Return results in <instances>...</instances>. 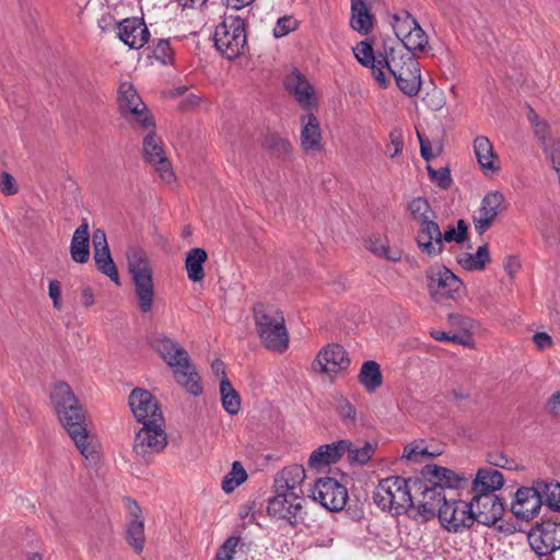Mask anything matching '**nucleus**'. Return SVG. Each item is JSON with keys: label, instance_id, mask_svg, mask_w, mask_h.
<instances>
[{"label": "nucleus", "instance_id": "0eeeda50", "mask_svg": "<svg viewBox=\"0 0 560 560\" xmlns=\"http://www.w3.org/2000/svg\"><path fill=\"white\" fill-rule=\"evenodd\" d=\"M392 26L399 43L410 52H423L429 48V37L413 15L400 10L392 16Z\"/></svg>", "mask_w": 560, "mask_h": 560}, {"label": "nucleus", "instance_id": "e433bc0d", "mask_svg": "<svg viewBox=\"0 0 560 560\" xmlns=\"http://www.w3.org/2000/svg\"><path fill=\"white\" fill-rule=\"evenodd\" d=\"M208 259V254L203 248H191L185 259V269L187 277L192 282H200L205 279L203 265Z\"/></svg>", "mask_w": 560, "mask_h": 560}, {"label": "nucleus", "instance_id": "8fccbe9b", "mask_svg": "<svg viewBox=\"0 0 560 560\" xmlns=\"http://www.w3.org/2000/svg\"><path fill=\"white\" fill-rule=\"evenodd\" d=\"M389 142L386 144L385 153L388 158L394 159L398 156L404 150V135L402 130L395 128L389 132Z\"/></svg>", "mask_w": 560, "mask_h": 560}, {"label": "nucleus", "instance_id": "bf43d9fd", "mask_svg": "<svg viewBox=\"0 0 560 560\" xmlns=\"http://www.w3.org/2000/svg\"><path fill=\"white\" fill-rule=\"evenodd\" d=\"M422 501H431L436 502V506L440 508L444 504V501H447L444 491L440 490V488L433 487L425 482V486L422 490Z\"/></svg>", "mask_w": 560, "mask_h": 560}, {"label": "nucleus", "instance_id": "393cba45", "mask_svg": "<svg viewBox=\"0 0 560 560\" xmlns=\"http://www.w3.org/2000/svg\"><path fill=\"white\" fill-rule=\"evenodd\" d=\"M300 147L304 153H320L324 150L319 121L313 113L302 115Z\"/></svg>", "mask_w": 560, "mask_h": 560}, {"label": "nucleus", "instance_id": "dca6fc26", "mask_svg": "<svg viewBox=\"0 0 560 560\" xmlns=\"http://www.w3.org/2000/svg\"><path fill=\"white\" fill-rule=\"evenodd\" d=\"M471 504L474 523L494 525L503 516L505 504L495 493H474Z\"/></svg>", "mask_w": 560, "mask_h": 560}, {"label": "nucleus", "instance_id": "338daca9", "mask_svg": "<svg viewBox=\"0 0 560 560\" xmlns=\"http://www.w3.org/2000/svg\"><path fill=\"white\" fill-rule=\"evenodd\" d=\"M48 294L52 300L54 307L57 310L61 308L60 295H61V284L58 280H51L48 285Z\"/></svg>", "mask_w": 560, "mask_h": 560}, {"label": "nucleus", "instance_id": "9d476101", "mask_svg": "<svg viewBox=\"0 0 560 560\" xmlns=\"http://www.w3.org/2000/svg\"><path fill=\"white\" fill-rule=\"evenodd\" d=\"M275 493L268 499L267 514L273 518L287 521L292 527L303 523V497L276 490Z\"/></svg>", "mask_w": 560, "mask_h": 560}, {"label": "nucleus", "instance_id": "603ef678", "mask_svg": "<svg viewBox=\"0 0 560 560\" xmlns=\"http://www.w3.org/2000/svg\"><path fill=\"white\" fill-rule=\"evenodd\" d=\"M430 179L435 183L440 188L447 189L452 185V176L448 167H441L434 170L431 165L427 166Z\"/></svg>", "mask_w": 560, "mask_h": 560}, {"label": "nucleus", "instance_id": "4468645a", "mask_svg": "<svg viewBox=\"0 0 560 560\" xmlns=\"http://www.w3.org/2000/svg\"><path fill=\"white\" fill-rule=\"evenodd\" d=\"M441 525L453 533H463L474 525L471 504L464 500H448L439 508Z\"/></svg>", "mask_w": 560, "mask_h": 560}, {"label": "nucleus", "instance_id": "680f3d73", "mask_svg": "<svg viewBox=\"0 0 560 560\" xmlns=\"http://www.w3.org/2000/svg\"><path fill=\"white\" fill-rule=\"evenodd\" d=\"M0 191L5 196H12L18 192L14 178L8 172H2L0 175Z\"/></svg>", "mask_w": 560, "mask_h": 560}, {"label": "nucleus", "instance_id": "79ce46f5", "mask_svg": "<svg viewBox=\"0 0 560 560\" xmlns=\"http://www.w3.org/2000/svg\"><path fill=\"white\" fill-rule=\"evenodd\" d=\"M248 550L249 546L240 536H230L219 547L214 560H233L238 551L246 553Z\"/></svg>", "mask_w": 560, "mask_h": 560}, {"label": "nucleus", "instance_id": "5fc2aeb1", "mask_svg": "<svg viewBox=\"0 0 560 560\" xmlns=\"http://www.w3.org/2000/svg\"><path fill=\"white\" fill-rule=\"evenodd\" d=\"M544 152L551 162L560 182V139H551L549 145L545 147Z\"/></svg>", "mask_w": 560, "mask_h": 560}, {"label": "nucleus", "instance_id": "ddd939ff", "mask_svg": "<svg viewBox=\"0 0 560 560\" xmlns=\"http://www.w3.org/2000/svg\"><path fill=\"white\" fill-rule=\"evenodd\" d=\"M428 289L438 303L456 300L464 289L463 281L446 267H439L428 273Z\"/></svg>", "mask_w": 560, "mask_h": 560}, {"label": "nucleus", "instance_id": "a878e982", "mask_svg": "<svg viewBox=\"0 0 560 560\" xmlns=\"http://www.w3.org/2000/svg\"><path fill=\"white\" fill-rule=\"evenodd\" d=\"M119 39L132 49L142 48L150 38V32L141 18H127L118 24Z\"/></svg>", "mask_w": 560, "mask_h": 560}, {"label": "nucleus", "instance_id": "c756f323", "mask_svg": "<svg viewBox=\"0 0 560 560\" xmlns=\"http://www.w3.org/2000/svg\"><path fill=\"white\" fill-rule=\"evenodd\" d=\"M305 479V470L300 465H292L280 470L275 478V490L294 493L302 497L301 485Z\"/></svg>", "mask_w": 560, "mask_h": 560}, {"label": "nucleus", "instance_id": "7ed1b4c3", "mask_svg": "<svg viewBox=\"0 0 560 560\" xmlns=\"http://www.w3.org/2000/svg\"><path fill=\"white\" fill-rule=\"evenodd\" d=\"M254 319L261 343L270 350L283 352L289 346L283 313L271 304H257L254 307Z\"/></svg>", "mask_w": 560, "mask_h": 560}, {"label": "nucleus", "instance_id": "c03bdc74", "mask_svg": "<svg viewBox=\"0 0 560 560\" xmlns=\"http://www.w3.org/2000/svg\"><path fill=\"white\" fill-rule=\"evenodd\" d=\"M94 261L100 272L107 276L116 283H119L118 270L110 256L109 248L101 252H94Z\"/></svg>", "mask_w": 560, "mask_h": 560}, {"label": "nucleus", "instance_id": "13d9d810", "mask_svg": "<svg viewBox=\"0 0 560 560\" xmlns=\"http://www.w3.org/2000/svg\"><path fill=\"white\" fill-rule=\"evenodd\" d=\"M336 410L338 416L343 420L357 421V410L354 406L346 398L341 397L337 400Z\"/></svg>", "mask_w": 560, "mask_h": 560}, {"label": "nucleus", "instance_id": "a18cd8bd", "mask_svg": "<svg viewBox=\"0 0 560 560\" xmlns=\"http://www.w3.org/2000/svg\"><path fill=\"white\" fill-rule=\"evenodd\" d=\"M247 479V472L240 462L232 464V469L228 472L222 480L221 488L225 493L233 492Z\"/></svg>", "mask_w": 560, "mask_h": 560}, {"label": "nucleus", "instance_id": "b1692460", "mask_svg": "<svg viewBox=\"0 0 560 560\" xmlns=\"http://www.w3.org/2000/svg\"><path fill=\"white\" fill-rule=\"evenodd\" d=\"M284 86L304 109L311 110L317 106L314 88L299 70L294 69L287 74Z\"/></svg>", "mask_w": 560, "mask_h": 560}, {"label": "nucleus", "instance_id": "7c9ffc66", "mask_svg": "<svg viewBox=\"0 0 560 560\" xmlns=\"http://www.w3.org/2000/svg\"><path fill=\"white\" fill-rule=\"evenodd\" d=\"M474 153L477 162L485 173H498L500 171L499 156L495 154L493 145L486 136L475 138Z\"/></svg>", "mask_w": 560, "mask_h": 560}, {"label": "nucleus", "instance_id": "49530a36", "mask_svg": "<svg viewBox=\"0 0 560 560\" xmlns=\"http://www.w3.org/2000/svg\"><path fill=\"white\" fill-rule=\"evenodd\" d=\"M538 230L547 244L553 245L559 242L560 223L557 220L550 217L544 218L538 225Z\"/></svg>", "mask_w": 560, "mask_h": 560}, {"label": "nucleus", "instance_id": "4d7b16f0", "mask_svg": "<svg viewBox=\"0 0 560 560\" xmlns=\"http://www.w3.org/2000/svg\"><path fill=\"white\" fill-rule=\"evenodd\" d=\"M433 454L429 453L425 447L413 442L405 446L402 458L410 462H420L422 457H432Z\"/></svg>", "mask_w": 560, "mask_h": 560}, {"label": "nucleus", "instance_id": "774afa93", "mask_svg": "<svg viewBox=\"0 0 560 560\" xmlns=\"http://www.w3.org/2000/svg\"><path fill=\"white\" fill-rule=\"evenodd\" d=\"M92 243L94 252H101L109 248L106 241V234L102 229H97L93 232Z\"/></svg>", "mask_w": 560, "mask_h": 560}, {"label": "nucleus", "instance_id": "4c0bfd02", "mask_svg": "<svg viewBox=\"0 0 560 560\" xmlns=\"http://www.w3.org/2000/svg\"><path fill=\"white\" fill-rule=\"evenodd\" d=\"M358 380L368 393H374L383 384L380 364L374 360L363 362Z\"/></svg>", "mask_w": 560, "mask_h": 560}, {"label": "nucleus", "instance_id": "f3484780", "mask_svg": "<svg viewBox=\"0 0 560 560\" xmlns=\"http://www.w3.org/2000/svg\"><path fill=\"white\" fill-rule=\"evenodd\" d=\"M128 400L138 422L162 421L164 419L158 399L149 390L137 387L132 389Z\"/></svg>", "mask_w": 560, "mask_h": 560}, {"label": "nucleus", "instance_id": "f704fd0d", "mask_svg": "<svg viewBox=\"0 0 560 560\" xmlns=\"http://www.w3.org/2000/svg\"><path fill=\"white\" fill-rule=\"evenodd\" d=\"M398 89L408 96L418 94L421 88L420 65L409 63L400 74L394 75Z\"/></svg>", "mask_w": 560, "mask_h": 560}, {"label": "nucleus", "instance_id": "58836bf2", "mask_svg": "<svg viewBox=\"0 0 560 560\" xmlns=\"http://www.w3.org/2000/svg\"><path fill=\"white\" fill-rule=\"evenodd\" d=\"M534 483L541 497V503L560 511V483L553 480H537Z\"/></svg>", "mask_w": 560, "mask_h": 560}, {"label": "nucleus", "instance_id": "ea45409f", "mask_svg": "<svg viewBox=\"0 0 560 560\" xmlns=\"http://www.w3.org/2000/svg\"><path fill=\"white\" fill-rule=\"evenodd\" d=\"M220 394L223 409L232 416L237 415L241 409V397L228 377L220 381Z\"/></svg>", "mask_w": 560, "mask_h": 560}, {"label": "nucleus", "instance_id": "c85d7f7f", "mask_svg": "<svg viewBox=\"0 0 560 560\" xmlns=\"http://www.w3.org/2000/svg\"><path fill=\"white\" fill-rule=\"evenodd\" d=\"M421 476L427 483L440 488L442 491L445 488H458L462 482L466 481L463 475L438 465H425L421 469Z\"/></svg>", "mask_w": 560, "mask_h": 560}, {"label": "nucleus", "instance_id": "cd10ccee", "mask_svg": "<svg viewBox=\"0 0 560 560\" xmlns=\"http://www.w3.org/2000/svg\"><path fill=\"white\" fill-rule=\"evenodd\" d=\"M127 509L131 518L127 524L126 539L137 553H141L145 541L142 511L137 501L130 499L127 500Z\"/></svg>", "mask_w": 560, "mask_h": 560}, {"label": "nucleus", "instance_id": "864d4df0", "mask_svg": "<svg viewBox=\"0 0 560 560\" xmlns=\"http://www.w3.org/2000/svg\"><path fill=\"white\" fill-rule=\"evenodd\" d=\"M298 27V21L291 16L285 15L278 19L276 26L273 27V36L277 38L287 36Z\"/></svg>", "mask_w": 560, "mask_h": 560}, {"label": "nucleus", "instance_id": "9b49d317", "mask_svg": "<svg viewBox=\"0 0 560 560\" xmlns=\"http://www.w3.org/2000/svg\"><path fill=\"white\" fill-rule=\"evenodd\" d=\"M311 498L330 512L343 510L349 495L347 488L337 479L323 477L310 489Z\"/></svg>", "mask_w": 560, "mask_h": 560}, {"label": "nucleus", "instance_id": "5701e85b", "mask_svg": "<svg viewBox=\"0 0 560 560\" xmlns=\"http://www.w3.org/2000/svg\"><path fill=\"white\" fill-rule=\"evenodd\" d=\"M380 62L382 70L386 69L390 75L400 74L409 63H417L415 54L406 49L404 46H389L387 43L383 45V52H380Z\"/></svg>", "mask_w": 560, "mask_h": 560}, {"label": "nucleus", "instance_id": "f03ea898", "mask_svg": "<svg viewBox=\"0 0 560 560\" xmlns=\"http://www.w3.org/2000/svg\"><path fill=\"white\" fill-rule=\"evenodd\" d=\"M149 342L152 349L172 368L178 384L195 396L201 394L202 387L195 366L188 352L178 342L162 334H153Z\"/></svg>", "mask_w": 560, "mask_h": 560}, {"label": "nucleus", "instance_id": "69168bd1", "mask_svg": "<svg viewBox=\"0 0 560 560\" xmlns=\"http://www.w3.org/2000/svg\"><path fill=\"white\" fill-rule=\"evenodd\" d=\"M417 137H418L419 143H420L421 158L427 162L434 159L435 154L432 152V147H431L430 141L428 139H425L424 136L421 135L420 131H418V130H417Z\"/></svg>", "mask_w": 560, "mask_h": 560}, {"label": "nucleus", "instance_id": "72a5a7b5", "mask_svg": "<svg viewBox=\"0 0 560 560\" xmlns=\"http://www.w3.org/2000/svg\"><path fill=\"white\" fill-rule=\"evenodd\" d=\"M504 485L503 475L493 467L478 469L472 481L474 493H494Z\"/></svg>", "mask_w": 560, "mask_h": 560}, {"label": "nucleus", "instance_id": "f257e3e1", "mask_svg": "<svg viewBox=\"0 0 560 560\" xmlns=\"http://www.w3.org/2000/svg\"><path fill=\"white\" fill-rule=\"evenodd\" d=\"M58 419L81 455L86 459L97 458V444L86 424V411L83 409L70 385L66 382L55 383L50 393Z\"/></svg>", "mask_w": 560, "mask_h": 560}, {"label": "nucleus", "instance_id": "37998d69", "mask_svg": "<svg viewBox=\"0 0 560 560\" xmlns=\"http://www.w3.org/2000/svg\"><path fill=\"white\" fill-rule=\"evenodd\" d=\"M407 210L417 225L435 213L424 197L412 198L407 206Z\"/></svg>", "mask_w": 560, "mask_h": 560}, {"label": "nucleus", "instance_id": "3c124183", "mask_svg": "<svg viewBox=\"0 0 560 560\" xmlns=\"http://www.w3.org/2000/svg\"><path fill=\"white\" fill-rule=\"evenodd\" d=\"M152 57L161 61L163 65H167L173 60V50L167 39H158L152 45Z\"/></svg>", "mask_w": 560, "mask_h": 560}, {"label": "nucleus", "instance_id": "de8ad7c7", "mask_svg": "<svg viewBox=\"0 0 560 560\" xmlns=\"http://www.w3.org/2000/svg\"><path fill=\"white\" fill-rule=\"evenodd\" d=\"M436 511V502L421 501L417 506L412 503L406 513L416 521L427 522L435 516Z\"/></svg>", "mask_w": 560, "mask_h": 560}, {"label": "nucleus", "instance_id": "6ab92c4d", "mask_svg": "<svg viewBox=\"0 0 560 560\" xmlns=\"http://www.w3.org/2000/svg\"><path fill=\"white\" fill-rule=\"evenodd\" d=\"M436 219L438 215L435 212L431 218L419 223L416 236V242L421 253L430 257L440 255L444 249V244H442V232Z\"/></svg>", "mask_w": 560, "mask_h": 560}, {"label": "nucleus", "instance_id": "39448f33", "mask_svg": "<svg viewBox=\"0 0 560 560\" xmlns=\"http://www.w3.org/2000/svg\"><path fill=\"white\" fill-rule=\"evenodd\" d=\"M409 482L417 486V480H407L400 476H392L380 481L373 500L383 511L393 512L396 515L404 514L412 505L411 488Z\"/></svg>", "mask_w": 560, "mask_h": 560}, {"label": "nucleus", "instance_id": "6e6552de", "mask_svg": "<svg viewBox=\"0 0 560 560\" xmlns=\"http://www.w3.org/2000/svg\"><path fill=\"white\" fill-rule=\"evenodd\" d=\"M118 94L119 113L125 119L142 130L155 127L153 117L131 83L122 82Z\"/></svg>", "mask_w": 560, "mask_h": 560}, {"label": "nucleus", "instance_id": "1a4fd4ad", "mask_svg": "<svg viewBox=\"0 0 560 560\" xmlns=\"http://www.w3.org/2000/svg\"><path fill=\"white\" fill-rule=\"evenodd\" d=\"M143 427L136 433L133 452L138 458L150 463L152 458L161 453L167 445V435L162 421L151 420L143 422Z\"/></svg>", "mask_w": 560, "mask_h": 560}, {"label": "nucleus", "instance_id": "2eb2a0df", "mask_svg": "<svg viewBox=\"0 0 560 560\" xmlns=\"http://www.w3.org/2000/svg\"><path fill=\"white\" fill-rule=\"evenodd\" d=\"M149 132L143 138V159L144 161L154 167L155 172L159 173L161 179L171 184L175 180V174L172 170L171 163L166 158L163 142L155 135L154 128L148 129Z\"/></svg>", "mask_w": 560, "mask_h": 560}, {"label": "nucleus", "instance_id": "a211bd4d", "mask_svg": "<svg viewBox=\"0 0 560 560\" xmlns=\"http://www.w3.org/2000/svg\"><path fill=\"white\" fill-rule=\"evenodd\" d=\"M436 219L438 215L435 212L431 218L419 223L416 236V242L421 253L430 257L440 255L444 249V244H442V232Z\"/></svg>", "mask_w": 560, "mask_h": 560}, {"label": "nucleus", "instance_id": "a19ab883", "mask_svg": "<svg viewBox=\"0 0 560 560\" xmlns=\"http://www.w3.org/2000/svg\"><path fill=\"white\" fill-rule=\"evenodd\" d=\"M489 261L490 253L487 244L479 246L475 254H464L458 260L466 270H483Z\"/></svg>", "mask_w": 560, "mask_h": 560}, {"label": "nucleus", "instance_id": "412c9836", "mask_svg": "<svg viewBox=\"0 0 560 560\" xmlns=\"http://www.w3.org/2000/svg\"><path fill=\"white\" fill-rule=\"evenodd\" d=\"M350 359L347 351L337 343L324 347L313 362V369L320 373H338L348 369Z\"/></svg>", "mask_w": 560, "mask_h": 560}, {"label": "nucleus", "instance_id": "2f4dec72", "mask_svg": "<svg viewBox=\"0 0 560 560\" xmlns=\"http://www.w3.org/2000/svg\"><path fill=\"white\" fill-rule=\"evenodd\" d=\"M380 52L382 50H377V54H374L373 47L366 43L361 42L353 48V54L357 60L364 67H370L372 69L373 77L378 82L380 86L386 88L388 82L385 77V72L382 70L380 62Z\"/></svg>", "mask_w": 560, "mask_h": 560}, {"label": "nucleus", "instance_id": "09e8293b", "mask_svg": "<svg viewBox=\"0 0 560 560\" xmlns=\"http://www.w3.org/2000/svg\"><path fill=\"white\" fill-rule=\"evenodd\" d=\"M375 452V446L369 442H365L360 447H354L350 442L349 451L346 452L348 454V459L350 463H355L359 465L366 464Z\"/></svg>", "mask_w": 560, "mask_h": 560}, {"label": "nucleus", "instance_id": "f8f14e48", "mask_svg": "<svg viewBox=\"0 0 560 560\" xmlns=\"http://www.w3.org/2000/svg\"><path fill=\"white\" fill-rule=\"evenodd\" d=\"M527 540L537 557H545L560 549V523L542 521L536 523L527 534Z\"/></svg>", "mask_w": 560, "mask_h": 560}, {"label": "nucleus", "instance_id": "0e129e2a", "mask_svg": "<svg viewBox=\"0 0 560 560\" xmlns=\"http://www.w3.org/2000/svg\"><path fill=\"white\" fill-rule=\"evenodd\" d=\"M534 132L538 140L541 143L542 150L546 145H549L550 140L548 138L549 136V124L546 120H542L541 122L536 124L534 127Z\"/></svg>", "mask_w": 560, "mask_h": 560}, {"label": "nucleus", "instance_id": "6e6d98bb", "mask_svg": "<svg viewBox=\"0 0 560 560\" xmlns=\"http://www.w3.org/2000/svg\"><path fill=\"white\" fill-rule=\"evenodd\" d=\"M487 458L488 463L494 467H500L508 470H515L518 468V465L514 459L509 458L505 454L500 452L489 453Z\"/></svg>", "mask_w": 560, "mask_h": 560}, {"label": "nucleus", "instance_id": "423d86ee", "mask_svg": "<svg viewBox=\"0 0 560 560\" xmlns=\"http://www.w3.org/2000/svg\"><path fill=\"white\" fill-rule=\"evenodd\" d=\"M213 40L217 50L226 59L240 57L246 46L245 22L237 16H225L215 26Z\"/></svg>", "mask_w": 560, "mask_h": 560}, {"label": "nucleus", "instance_id": "aec40b11", "mask_svg": "<svg viewBox=\"0 0 560 560\" xmlns=\"http://www.w3.org/2000/svg\"><path fill=\"white\" fill-rule=\"evenodd\" d=\"M541 505V497H539V492L534 483L533 487H521L517 489L511 503V511L516 518L530 521L538 515Z\"/></svg>", "mask_w": 560, "mask_h": 560}, {"label": "nucleus", "instance_id": "e2e57ef3", "mask_svg": "<svg viewBox=\"0 0 560 560\" xmlns=\"http://www.w3.org/2000/svg\"><path fill=\"white\" fill-rule=\"evenodd\" d=\"M370 250L373 252L374 254L385 257L392 261H397L400 259L399 255L394 256V255L389 254V246L386 242H383V241L372 242L370 245Z\"/></svg>", "mask_w": 560, "mask_h": 560}, {"label": "nucleus", "instance_id": "473e14b6", "mask_svg": "<svg viewBox=\"0 0 560 560\" xmlns=\"http://www.w3.org/2000/svg\"><path fill=\"white\" fill-rule=\"evenodd\" d=\"M70 255L77 264H85L90 259V234L86 219L82 220L72 235Z\"/></svg>", "mask_w": 560, "mask_h": 560}, {"label": "nucleus", "instance_id": "052dcab7", "mask_svg": "<svg viewBox=\"0 0 560 560\" xmlns=\"http://www.w3.org/2000/svg\"><path fill=\"white\" fill-rule=\"evenodd\" d=\"M269 148L278 155H288L292 151V144L289 140L272 136L269 139Z\"/></svg>", "mask_w": 560, "mask_h": 560}, {"label": "nucleus", "instance_id": "c9c22d12", "mask_svg": "<svg viewBox=\"0 0 560 560\" xmlns=\"http://www.w3.org/2000/svg\"><path fill=\"white\" fill-rule=\"evenodd\" d=\"M351 27L361 33L368 34L373 27V15L364 0H351Z\"/></svg>", "mask_w": 560, "mask_h": 560}, {"label": "nucleus", "instance_id": "bb28decb", "mask_svg": "<svg viewBox=\"0 0 560 560\" xmlns=\"http://www.w3.org/2000/svg\"><path fill=\"white\" fill-rule=\"evenodd\" d=\"M350 441L339 440L330 444H324L314 450L307 460L311 468H323L336 464L347 451H349Z\"/></svg>", "mask_w": 560, "mask_h": 560}, {"label": "nucleus", "instance_id": "4be33fe9", "mask_svg": "<svg viewBox=\"0 0 560 560\" xmlns=\"http://www.w3.org/2000/svg\"><path fill=\"white\" fill-rule=\"evenodd\" d=\"M503 201L504 196L498 190L490 191L482 198L480 207L472 215L474 226L479 235L485 234L493 224Z\"/></svg>", "mask_w": 560, "mask_h": 560}, {"label": "nucleus", "instance_id": "20e7f679", "mask_svg": "<svg viewBox=\"0 0 560 560\" xmlns=\"http://www.w3.org/2000/svg\"><path fill=\"white\" fill-rule=\"evenodd\" d=\"M128 271L135 284V294L141 313L152 311L154 299V283L152 269L145 252L139 247L127 250Z\"/></svg>", "mask_w": 560, "mask_h": 560}]
</instances>
